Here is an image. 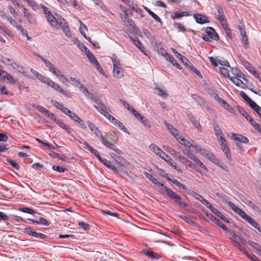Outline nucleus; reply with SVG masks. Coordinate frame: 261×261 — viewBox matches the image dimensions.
I'll use <instances>...</instances> for the list:
<instances>
[{"label": "nucleus", "instance_id": "1", "mask_svg": "<svg viewBox=\"0 0 261 261\" xmlns=\"http://www.w3.org/2000/svg\"><path fill=\"white\" fill-rule=\"evenodd\" d=\"M163 190L166 192V195L175 203L184 207H187L189 206L188 203L184 201L180 195H178L170 188L165 186V187H163Z\"/></svg>", "mask_w": 261, "mask_h": 261}, {"label": "nucleus", "instance_id": "2", "mask_svg": "<svg viewBox=\"0 0 261 261\" xmlns=\"http://www.w3.org/2000/svg\"><path fill=\"white\" fill-rule=\"evenodd\" d=\"M173 53L175 56L178 58L181 62L187 66L188 67H189L190 69L195 73L197 75L202 77V75L200 72L195 67V66L188 60V59L186 58L185 56H182L179 53H178L176 50H174Z\"/></svg>", "mask_w": 261, "mask_h": 261}, {"label": "nucleus", "instance_id": "3", "mask_svg": "<svg viewBox=\"0 0 261 261\" xmlns=\"http://www.w3.org/2000/svg\"><path fill=\"white\" fill-rule=\"evenodd\" d=\"M44 83L47 85L48 86L54 88V89L56 90L60 93L63 94L64 95L68 97H71V94L70 93L64 90L57 83L51 81L49 78L47 77L44 82Z\"/></svg>", "mask_w": 261, "mask_h": 261}, {"label": "nucleus", "instance_id": "4", "mask_svg": "<svg viewBox=\"0 0 261 261\" xmlns=\"http://www.w3.org/2000/svg\"><path fill=\"white\" fill-rule=\"evenodd\" d=\"M144 175L150 181H151L153 184H154L159 188L160 192L161 193H163V187H165V186L163 184L158 181V179L156 178H155L154 176H153L148 172H145Z\"/></svg>", "mask_w": 261, "mask_h": 261}, {"label": "nucleus", "instance_id": "5", "mask_svg": "<svg viewBox=\"0 0 261 261\" xmlns=\"http://www.w3.org/2000/svg\"><path fill=\"white\" fill-rule=\"evenodd\" d=\"M24 232L29 235H31L35 238H40L43 239L46 238L47 237L45 234L39 232H37L31 227H26L24 229Z\"/></svg>", "mask_w": 261, "mask_h": 261}, {"label": "nucleus", "instance_id": "6", "mask_svg": "<svg viewBox=\"0 0 261 261\" xmlns=\"http://www.w3.org/2000/svg\"><path fill=\"white\" fill-rule=\"evenodd\" d=\"M218 15L217 18L220 22L221 24L224 28L226 27V19L222 8L219 6L217 7Z\"/></svg>", "mask_w": 261, "mask_h": 261}, {"label": "nucleus", "instance_id": "7", "mask_svg": "<svg viewBox=\"0 0 261 261\" xmlns=\"http://www.w3.org/2000/svg\"><path fill=\"white\" fill-rule=\"evenodd\" d=\"M87 58L90 62L95 67V68L98 70L99 72H102L103 69L101 67L100 64L93 55V54L91 52H89L88 55H87Z\"/></svg>", "mask_w": 261, "mask_h": 261}, {"label": "nucleus", "instance_id": "8", "mask_svg": "<svg viewBox=\"0 0 261 261\" xmlns=\"http://www.w3.org/2000/svg\"><path fill=\"white\" fill-rule=\"evenodd\" d=\"M101 142L107 147L113 149L116 152L119 153L120 150L117 148H115V145L111 143L109 141L108 138L107 137L103 136L102 137L100 138Z\"/></svg>", "mask_w": 261, "mask_h": 261}, {"label": "nucleus", "instance_id": "9", "mask_svg": "<svg viewBox=\"0 0 261 261\" xmlns=\"http://www.w3.org/2000/svg\"><path fill=\"white\" fill-rule=\"evenodd\" d=\"M11 65L13 68L16 69L19 72L23 73L25 76L28 77L32 80L35 79L34 76L30 75L28 74V72L25 71L24 68L22 66L19 65L15 62L11 63Z\"/></svg>", "mask_w": 261, "mask_h": 261}, {"label": "nucleus", "instance_id": "10", "mask_svg": "<svg viewBox=\"0 0 261 261\" xmlns=\"http://www.w3.org/2000/svg\"><path fill=\"white\" fill-rule=\"evenodd\" d=\"M87 124L88 125V127L91 129V130L93 132V133L95 135L96 137L100 139L101 137L103 136L101 132L97 127V126L94 123H93L92 122L90 121H88L87 122Z\"/></svg>", "mask_w": 261, "mask_h": 261}, {"label": "nucleus", "instance_id": "11", "mask_svg": "<svg viewBox=\"0 0 261 261\" xmlns=\"http://www.w3.org/2000/svg\"><path fill=\"white\" fill-rule=\"evenodd\" d=\"M207 217H208L212 221L215 222L217 225H218L220 227H221L223 230L227 231V227L223 224V223L218 219L216 218L214 215L212 214H210L207 213L206 214Z\"/></svg>", "mask_w": 261, "mask_h": 261}, {"label": "nucleus", "instance_id": "12", "mask_svg": "<svg viewBox=\"0 0 261 261\" xmlns=\"http://www.w3.org/2000/svg\"><path fill=\"white\" fill-rule=\"evenodd\" d=\"M99 160L106 167L111 169V170L116 171L118 170V166H115L114 162H111L110 161H108L106 159H102L100 157V159Z\"/></svg>", "mask_w": 261, "mask_h": 261}, {"label": "nucleus", "instance_id": "13", "mask_svg": "<svg viewBox=\"0 0 261 261\" xmlns=\"http://www.w3.org/2000/svg\"><path fill=\"white\" fill-rule=\"evenodd\" d=\"M20 8L22 9L24 16L27 18L28 22L31 24H35L36 22L35 19L28 11V10L23 6H20Z\"/></svg>", "mask_w": 261, "mask_h": 261}, {"label": "nucleus", "instance_id": "14", "mask_svg": "<svg viewBox=\"0 0 261 261\" xmlns=\"http://www.w3.org/2000/svg\"><path fill=\"white\" fill-rule=\"evenodd\" d=\"M113 74L117 78H121L123 76V71L120 64H116L113 66Z\"/></svg>", "mask_w": 261, "mask_h": 261}, {"label": "nucleus", "instance_id": "15", "mask_svg": "<svg viewBox=\"0 0 261 261\" xmlns=\"http://www.w3.org/2000/svg\"><path fill=\"white\" fill-rule=\"evenodd\" d=\"M150 149L153 151L154 153H155L156 155L160 156V157L161 156H163V157H166V154L164 152L161 148H160L157 145H156L154 144H151L149 145Z\"/></svg>", "mask_w": 261, "mask_h": 261}, {"label": "nucleus", "instance_id": "16", "mask_svg": "<svg viewBox=\"0 0 261 261\" xmlns=\"http://www.w3.org/2000/svg\"><path fill=\"white\" fill-rule=\"evenodd\" d=\"M193 16L196 22L198 23L204 24L209 22L208 18L206 16L202 14H195Z\"/></svg>", "mask_w": 261, "mask_h": 261}, {"label": "nucleus", "instance_id": "17", "mask_svg": "<svg viewBox=\"0 0 261 261\" xmlns=\"http://www.w3.org/2000/svg\"><path fill=\"white\" fill-rule=\"evenodd\" d=\"M124 2L133 11L142 15L143 11L140 8L137 7L136 4H134L133 2L129 0H125Z\"/></svg>", "mask_w": 261, "mask_h": 261}, {"label": "nucleus", "instance_id": "18", "mask_svg": "<svg viewBox=\"0 0 261 261\" xmlns=\"http://www.w3.org/2000/svg\"><path fill=\"white\" fill-rule=\"evenodd\" d=\"M189 119L193 124V125L199 131L202 130V127L199 122L197 120L195 117L192 114L188 115Z\"/></svg>", "mask_w": 261, "mask_h": 261}, {"label": "nucleus", "instance_id": "19", "mask_svg": "<svg viewBox=\"0 0 261 261\" xmlns=\"http://www.w3.org/2000/svg\"><path fill=\"white\" fill-rule=\"evenodd\" d=\"M192 98L201 107L207 108V106L205 105L204 99L196 94L192 95Z\"/></svg>", "mask_w": 261, "mask_h": 261}, {"label": "nucleus", "instance_id": "20", "mask_svg": "<svg viewBox=\"0 0 261 261\" xmlns=\"http://www.w3.org/2000/svg\"><path fill=\"white\" fill-rule=\"evenodd\" d=\"M165 58L166 59L170 61L172 64L175 66L177 68L179 69H181V65L177 62V61L173 57H172L169 54L166 53L165 54Z\"/></svg>", "mask_w": 261, "mask_h": 261}, {"label": "nucleus", "instance_id": "21", "mask_svg": "<svg viewBox=\"0 0 261 261\" xmlns=\"http://www.w3.org/2000/svg\"><path fill=\"white\" fill-rule=\"evenodd\" d=\"M205 31L206 34L208 36H212L215 40H218L219 39V36L214 28L212 27H207Z\"/></svg>", "mask_w": 261, "mask_h": 261}, {"label": "nucleus", "instance_id": "22", "mask_svg": "<svg viewBox=\"0 0 261 261\" xmlns=\"http://www.w3.org/2000/svg\"><path fill=\"white\" fill-rule=\"evenodd\" d=\"M191 14L187 11H183L181 12H175L171 15V17L172 19L180 18L182 17L190 16Z\"/></svg>", "mask_w": 261, "mask_h": 261}, {"label": "nucleus", "instance_id": "23", "mask_svg": "<svg viewBox=\"0 0 261 261\" xmlns=\"http://www.w3.org/2000/svg\"><path fill=\"white\" fill-rule=\"evenodd\" d=\"M67 24H68V23L65 19L62 17H58L57 21L55 22V27H57L58 29L59 28L62 29Z\"/></svg>", "mask_w": 261, "mask_h": 261}, {"label": "nucleus", "instance_id": "24", "mask_svg": "<svg viewBox=\"0 0 261 261\" xmlns=\"http://www.w3.org/2000/svg\"><path fill=\"white\" fill-rule=\"evenodd\" d=\"M232 139L234 141H239L243 143H247L249 141L248 139L241 135L233 134Z\"/></svg>", "mask_w": 261, "mask_h": 261}, {"label": "nucleus", "instance_id": "25", "mask_svg": "<svg viewBox=\"0 0 261 261\" xmlns=\"http://www.w3.org/2000/svg\"><path fill=\"white\" fill-rule=\"evenodd\" d=\"M71 119L77 122L82 128L87 129V126L85 125L83 120L81 119L75 113H74V114L72 115Z\"/></svg>", "mask_w": 261, "mask_h": 261}, {"label": "nucleus", "instance_id": "26", "mask_svg": "<svg viewBox=\"0 0 261 261\" xmlns=\"http://www.w3.org/2000/svg\"><path fill=\"white\" fill-rule=\"evenodd\" d=\"M84 145L85 146L86 149L87 150H88L89 151H90L92 153H93V154L95 155V156L99 159H100V155H99V153L98 152V151L94 149L93 147H92L91 146L89 145V144L85 142L84 143Z\"/></svg>", "mask_w": 261, "mask_h": 261}, {"label": "nucleus", "instance_id": "27", "mask_svg": "<svg viewBox=\"0 0 261 261\" xmlns=\"http://www.w3.org/2000/svg\"><path fill=\"white\" fill-rule=\"evenodd\" d=\"M29 220L36 224L41 223L44 226H49L50 224V222H48L46 219L43 217H40L38 220H34L30 219H29Z\"/></svg>", "mask_w": 261, "mask_h": 261}, {"label": "nucleus", "instance_id": "28", "mask_svg": "<svg viewBox=\"0 0 261 261\" xmlns=\"http://www.w3.org/2000/svg\"><path fill=\"white\" fill-rule=\"evenodd\" d=\"M142 253L145 254L146 256H147L148 257H149L151 259H158L159 256L158 254L155 253L154 252L150 251V250H143L142 251Z\"/></svg>", "mask_w": 261, "mask_h": 261}, {"label": "nucleus", "instance_id": "29", "mask_svg": "<svg viewBox=\"0 0 261 261\" xmlns=\"http://www.w3.org/2000/svg\"><path fill=\"white\" fill-rule=\"evenodd\" d=\"M212 212L215 214L218 217H219L221 220L223 221L229 223V220L227 218H226L225 216H224L220 212H219L217 209L216 208H213V210Z\"/></svg>", "mask_w": 261, "mask_h": 261}, {"label": "nucleus", "instance_id": "30", "mask_svg": "<svg viewBox=\"0 0 261 261\" xmlns=\"http://www.w3.org/2000/svg\"><path fill=\"white\" fill-rule=\"evenodd\" d=\"M231 81L235 84L236 86L244 88L245 87V84L237 77H230Z\"/></svg>", "mask_w": 261, "mask_h": 261}, {"label": "nucleus", "instance_id": "31", "mask_svg": "<svg viewBox=\"0 0 261 261\" xmlns=\"http://www.w3.org/2000/svg\"><path fill=\"white\" fill-rule=\"evenodd\" d=\"M232 73L235 75L238 78L240 77L243 79L245 81L247 82L248 80L246 79L245 74H243L241 71H239L237 68L232 69Z\"/></svg>", "mask_w": 261, "mask_h": 261}, {"label": "nucleus", "instance_id": "32", "mask_svg": "<svg viewBox=\"0 0 261 261\" xmlns=\"http://www.w3.org/2000/svg\"><path fill=\"white\" fill-rule=\"evenodd\" d=\"M132 40L134 43V44L142 52H144L145 48L143 45L142 43L139 40V39L137 37H135L134 38H132Z\"/></svg>", "mask_w": 261, "mask_h": 261}, {"label": "nucleus", "instance_id": "33", "mask_svg": "<svg viewBox=\"0 0 261 261\" xmlns=\"http://www.w3.org/2000/svg\"><path fill=\"white\" fill-rule=\"evenodd\" d=\"M164 123L167 128L170 131L172 135L176 137L178 134L177 130L175 129L171 124L167 122L166 121H164Z\"/></svg>", "mask_w": 261, "mask_h": 261}, {"label": "nucleus", "instance_id": "34", "mask_svg": "<svg viewBox=\"0 0 261 261\" xmlns=\"http://www.w3.org/2000/svg\"><path fill=\"white\" fill-rule=\"evenodd\" d=\"M31 72L36 76V78L44 83L47 77H45L38 71L33 69H31Z\"/></svg>", "mask_w": 261, "mask_h": 261}, {"label": "nucleus", "instance_id": "35", "mask_svg": "<svg viewBox=\"0 0 261 261\" xmlns=\"http://www.w3.org/2000/svg\"><path fill=\"white\" fill-rule=\"evenodd\" d=\"M221 148L223 152H224V153L225 154L226 158L229 160H231V155L230 152V149L228 147V144L222 146H221Z\"/></svg>", "mask_w": 261, "mask_h": 261}, {"label": "nucleus", "instance_id": "36", "mask_svg": "<svg viewBox=\"0 0 261 261\" xmlns=\"http://www.w3.org/2000/svg\"><path fill=\"white\" fill-rule=\"evenodd\" d=\"M58 124L60 127L63 128L65 130H67L68 133H71L73 131V129L69 127L68 125L65 124L63 122L60 120L59 119L57 120L56 123Z\"/></svg>", "mask_w": 261, "mask_h": 261}, {"label": "nucleus", "instance_id": "37", "mask_svg": "<svg viewBox=\"0 0 261 261\" xmlns=\"http://www.w3.org/2000/svg\"><path fill=\"white\" fill-rule=\"evenodd\" d=\"M234 245L237 247L241 252H243L247 256L249 255L248 252L245 248L243 247L238 240H234Z\"/></svg>", "mask_w": 261, "mask_h": 261}, {"label": "nucleus", "instance_id": "38", "mask_svg": "<svg viewBox=\"0 0 261 261\" xmlns=\"http://www.w3.org/2000/svg\"><path fill=\"white\" fill-rule=\"evenodd\" d=\"M228 205L234 211L236 212L240 216H241L242 214L243 213L244 211L241 210L240 208L237 207L234 203L232 202L229 201L227 202Z\"/></svg>", "mask_w": 261, "mask_h": 261}, {"label": "nucleus", "instance_id": "39", "mask_svg": "<svg viewBox=\"0 0 261 261\" xmlns=\"http://www.w3.org/2000/svg\"><path fill=\"white\" fill-rule=\"evenodd\" d=\"M95 107L99 113L104 115L105 117H106L107 114L109 113L107 110V107L106 105H102V107L95 106Z\"/></svg>", "mask_w": 261, "mask_h": 261}, {"label": "nucleus", "instance_id": "40", "mask_svg": "<svg viewBox=\"0 0 261 261\" xmlns=\"http://www.w3.org/2000/svg\"><path fill=\"white\" fill-rule=\"evenodd\" d=\"M113 162L114 163V165L118 166V169H119L121 166H123V165L125 164V160L123 158L117 155L115 159V162Z\"/></svg>", "mask_w": 261, "mask_h": 261}, {"label": "nucleus", "instance_id": "41", "mask_svg": "<svg viewBox=\"0 0 261 261\" xmlns=\"http://www.w3.org/2000/svg\"><path fill=\"white\" fill-rule=\"evenodd\" d=\"M46 18L51 27H55V22L57 19L51 13L47 15Z\"/></svg>", "mask_w": 261, "mask_h": 261}, {"label": "nucleus", "instance_id": "42", "mask_svg": "<svg viewBox=\"0 0 261 261\" xmlns=\"http://www.w3.org/2000/svg\"><path fill=\"white\" fill-rule=\"evenodd\" d=\"M204 156H206L211 161L213 162L215 164H218L219 163V160L216 158L215 155L211 153L208 151H206Z\"/></svg>", "mask_w": 261, "mask_h": 261}, {"label": "nucleus", "instance_id": "43", "mask_svg": "<svg viewBox=\"0 0 261 261\" xmlns=\"http://www.w3.org/2000/svg\"><path fill=\"white\" fill-rule=\"evenodd\" d=\"M43 62L45 63L46 67L48 69L49 71L51 72H56V68L54 65L48 60L45 59Z\"/></svg>", "mask_w": 261, "mask_h": 261}, {"label": "nucleus", "instance_id": "44", "mask_svg": "<svg viewBox=\"0 0 261 261\" xmlns=\"http://www.w3.org/2000/svg\"><path fill=\"white\" fill-rule=\"evenodd\" d=\"M248 244L257 252L260 253V254L261 253V246L258 244L252 241H249Z\"/></svg>", "mask_w": 261, "mask_h": 261}, {"label": "nucleus", "instance_id": "45", "mask_svg": "<svg viewBox=\"0 0 261 261\" xmlns=\"http://www.w3.org/2000/svg\"><path fill=\"white\" fill-rule=\"evenodd\" d=\"M180 143L181 145H184L185 146L190 148L193 146V144L191 143L188 141L185 140L184 138L179 137L176 138Z\"/></svg>", "mask_w": 261, "mask_h": 261}, {"label": "nucleus", "instance_id": "46", "mask_svg": "<svg viewBox=\"0 0 261 261\" xmlns=\"http://www.w3.org/2000/svg\"><path fill=\"white\" fill-rule=\"evenodd\" d=\"M249 106L255 111L256 110L258 111H260V107L258 106L254 101H253L251 98L250 100L247 102Z\"/></svg>", "mask_w": 261, "mask_h": 261}, {"label": "nucleus", "instance_id": "47", "mask_svg": "<svg viewBox=\"0 0 261 261\" xmlns=\"http://www.w3.org/2000/svg\"><path fill=\"white\" fill-rule=\"evenodd\" d=\"M237 110L239 113L242 115L248 120L249 119L251 120V117L245 112V111L240 106H237Z\"/></svg>", "mask_w": 261, "mask_h": 261}, {"label": "nucleus", "instance_id": "48", "mask_svg": "<svg viewBox=\"0 0 261 261\" xmlns=\"http://www.w3.org/2000/svg\"><path fill=\"white\" fill-rule=\"evenodd\" d=\"M240 217L246 220L251 225L255 221L252 218L246 214L244 212L242 214Z\"/></svg>", "mask_w": 261, "mask_h": 261}, {"label": "nucleus", "instance_id": "49", "mask_svg": "<svg viewBox=\"0 0 261 261\" xmlns=\"http://www.w3.org/2000/svg\"><path fill=\"white\" fill-rule=\"evenodd\" d=\"M214 129L215 132V134L218 137L223 136V134L218 124H214Z\"/></svg>", "mask_w": 261, "mask_h": 261}, {"label": "nucleus", "instance_id": "50", "mask_svg": "<svg viewBox=\"0 0 261 261\" xmlns=\"http://www.w3.org/2000/svg\"><path fill=\"white\" fill-rule=\"evenodd\" d=\"M155 93L156 94L160 95L161 97H162L164 99H166L167 96L168 94L163 91L162 89H161L160 88H156L155 89Z\"/></svg>", "mask_w": 261, "mask_h": 261}, {"label": "nucleus", "instance_id": "51", "mask_svg": "<svg viewBox=\"0 0 261 261\" xmlns=\"http://www.w3.org/2000/svg\"><path fill=\"white\" fill-rule=\"evenodd\" d=\"M198 196L201 198V203L212 211L214 207H213L212 205L207 200L205 199L202 196L199 195Z\"/></svg>", "mask_w": 261, "mask_h": 261}, {"label": "nucleus", "instance_id": "52", "mask_svg": "<svg viewBox=\"0 0 261 261\" xmlns=\"http://www.w3.org/2000/svg\"><path fill=\"white\" fill-rule=\"evenodd\" d=\"M173 25L174 28L177 29L179 32H184L186 30L185 27L180 23L175 22Z\"/></svg>", "mask_w": 261, "mask_h": 261}, {"label": "nucleus", "instance_id": "53", "mask_svg": "<svg viewBox=\"0 0 261 261\" xmlns=\"http://www.w3.org/2000/svg\"><path fill=\"white\" fill-rule=\"evenodd\" d=\"M248 121L250 122L251 125L254 126L255 129H256L258 132L260 131V130L261 129V125L259 123L256 122L254 120L252 119L251 117V120L249 119Z\"/></svg>", "mask_w": 261, "mask_h": 261}, {"label": "nucleus", "instance_id": "54", "mask_svg": "<svg viewBox=\"0 0 261 261\" xmlns=\"http://www.w3.org/2000/svg\"><path fill=\"white\" fill-rule=\"evenodd\" d=\"M166 150L176 158H177L178 155L180 154L179 152L169 147L167 148Z\"/></svg>", "mask_w": 261, "mask_h": 261}, {"label": "nucleus", "instance_id": "55", "mask_svg": "<svg viewBox=\"0 0 261 261\" xmlns=\"http://www.w3.org/2000/svg\"><path fill=\"white\" fill-rule=\"evenodd\" d=\"M7 162L8 164L11 165L14 168L16 169V170H19V165L15 161L12 160L10 159H7Z\"/></svg>", "mask_w": 261, "mask_h": 261}, {"label": "nucleus", "instance_id": "56", "mask_svg": "<svg viewBox=\"0 0 261 261\" xmlns=\"http://www.w3.org/2000/svg\"><path fill=\"white\" fill-rule=\"evenodd\" d=\"M62 29L63 31L65 33L66 36L68 38L71 37V32L70 31L68 24H67L66 26H64L63 28H62Z\"/></svg>", "mask_w": 261, "mask_h": 261}, {"label": "nucleus", "instance_id": "57", "mask_svg": "<svg viewBox=\"0 0 261 261\" xmlns=\"http://www.w3.org/2000/svg\"><path fill=\"white\" fill-rule=\"evenodd\" d=\"M228 233H229V235L231 236L230 239L233 241L234 243V240H238L239 236L236 234L233 231L227 229V231H226Z\"/></svg>", "mask_w": 261, "mask_h": 261}, {"label": "nucleus", "instance_id": "58", "mask_svg": "<svg viewBox=\"0 0 261 261\" xmlns=\"http://www.w3.org/2000/svg\"><path fill=\"white\" fill-rule=\"evenodd\" d=\"M192 147L194 148L198 152L201 153L203 155H204L205 152H206V150L202 148L200 145H194L193 144Z\"/></svg>", "mask_w": 261, "mask_h": 261}, {"label": "nucleus", "instance_id": "59", "mask_svg": "<svg viewBox=\"0 0 261 261\" xmlns=\"http://www.w3.org/2000/svg\"><path fill=\"white\" fill-rule=\"evenodd\" d=\"M51 103L57 108L59 109L61 111H62L63 109L65 108V107L60 103V102L54 100H51Z\"/></svg>", "mask_w": 261, "mask_h": 261}, {"label": "nucleus", "instance_id": "60", "mask_svg": "<svg viewBox=\"0 0 261 261\" xmlns=\"http://www.w3.org/2000/svg\"><path fill=\"white\" fill-rule=\"evenodd\" d=\"M20 210L23 213L29 214H34L36 213V212L33 209L29 207H22L20 208Z\"/></svg>", "mask_w": 261, "mask_h": 261}, {"label": "nucleus", "instance_id": "61", "mask_svg": "<svg viewBox=\"0 0 261 261\" xmlns=\"http://www.w3.org/2000/svg\"><path fill=\"white\" fill-rule=\"evenodd\" d=\"M149 15L157 22H159L161 25L163 24V21L162 19L159 16L155 14L153 12L150 13Z\"/></svg>", "mask_w": 261, "mask_h": 261}, {"label": "nucleus", "instance_id": "62", "mask_svg": "<svg viewBox=\"0 0 261 261\" xmlns=\"http://www.w3.org/2000/svg\"><path fill=\"white\" fill-rule=\"evenodd\" d=\"M171 182L174 184L175 185H176V186H177L179 188H180L184 190H186V186H185L184 185L182 184L181 183H180L179 181H178L177 180L174 179L173 180H172Z\"/></svg>", "mask_w": 261, "mask_h": 261}, {"label": "nucleus", "instance_id": "63", "mask_svg": "<svg viewBox=\"0 0 261 261\" xmlns=\"http://www.w3.org/2000/svg\"><path fill=\"white\" fill-rule=\"evenodd\" d=\"M219 70L220 73L225 77H229L228 70L227 68L221 67L220 68Z\"/></svg>", "mask_w": 261, "mask_h": 261}, {"label": "nucleus", "instance_id": "64", "mask_svg": "<svg viewBox=\"0 0 261 261\" xmlns=\"http://www.w3.org/2000/svg\"><path fill=\"white\" fill-rule=\"evenodd\" d=\"M79 225L81 227L85 230H89L90 229V226L89 224L84 222H80Z\"/></svg>", "mask_w": 261, "mask_h": 261}]
</instances>
